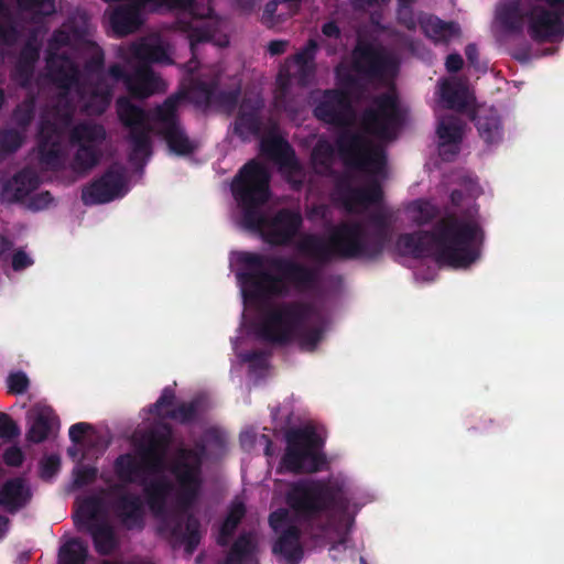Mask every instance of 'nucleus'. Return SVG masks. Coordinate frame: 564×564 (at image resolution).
<instances>
[{
	"instance_id": "1",
	"label": "nucleus",
	"mask_w": 564,
	"mask_h": 564,
	"mask_svg": "<svg viewBox=\"0 0 564 564\" xmlns=\"http://www.w3.org/2000/svg\"><path fill=\"white\" fill-rule=\"evenodd\" d=\"M270 178L268 167L251 160L235 176L231 192L241 209V226L259 234L270 246L286 247L300 232L303 217L299 210L291 208H281L272 216L263 212L271 196Z\"/></svg>"
},
{
	"instance_id": "2",
	"label": "nucleus",
	"mask_w": 564,
	"mask_h": 564,
	"mask_svg": "<svg viewBox=\"0 0 564 564\" xmlns=\"http://www.w3.org/2000/svg\"><path fill=\"white\" fill-rule=\"evenodd\" d=\"M484 231L476 221L449 214L438 219L431 230L401 234L397 247L415 259L433 256L437 263L468 268L480 257Z\"/></svg>"
},
{
	"instance_id": "3",
	"label": "nucleus",
	"mask_w": 564,
	"mask_h": 564,
	"mask_svg": "<svg viewBox=\"0 0 564 564\" xmlns=\"http://www.w3.org/2000/svg\"><path fill=\"white\" fill-rule=\"evenodd\" d=\"M373 226L368 234L359 221H341L330 230L325 239L316 234L304 235L296 245L303 256L318 264L340 260H377L391 237V224L384 213H373L369 217Z\"/></svg>"
},
{
	"instance_id": "4",
	"label": "nucleus",
	"mask_w": 564,
	"mask_h": 564,
	"mask_svg": "<svg viewBox=\"0 0 564 564\" xmlns=\"http://www.w3.org/2000/svg\"><path fill=\"white\" fill-rule=\"evenodd\" d=\"M243 269L237 273L238 280L254 297L282 296L288 294L286 282L299 291H310L317 286L319 272L293 259L243 251L238 256Z\"/></svg>"
},
{
	"instance_id": "5",
	"label": "nucleus",
	"mask_w": 564,
	"mask_h": 564,
	"mask_svg": "<svg viewBox=\"0 0 564 564\" xmlns=\"http://www.w3.org/2000/svg\"><path fill=\"white\" fill-rule=\"evenodd\" d=\"M285 501L294 517L306 524V530L310 528L308 534L313 539L322 538L327 530L322 514L344 516L350 506L348 490L339 478L294 481L286 491Z\"/></svg>"
},
{
	"instance_id": "6",
	"label": "nucleus",
	"mask_w": 564,
	"mask_h": 564,
	"mask_svg": "<svg viewBox=\"0 0 564 564\" xmlns=\"http://www.w3.org/2000/svg\"><path fill=\"white\" fill-rule=\"evenodd\" d=\"M327 319L305 302H286L269 308L257 326L259 338L286 345L296 341L303 351L313 352L323 340Z\"/></svg>"
},
{
	"instance_id": "7",
	"label": "nucleus",
	"mask_w": 564,
	"mask_h": 564,
	"mask_svg": "<svg viewBox=\"0 0 564 564\" xmlns=\"http://www.w3.org/2000/svg\"><path fill=\"white\" fill-rule=\"evenodd\" d=\"M171 471L178 484L180 490L177 511L170 518L167 527L171 536L184 544L185 552L191 555L195 552L202 539L199 520L189 511L199 497L203 477L202 475L172 468Z\"/></svg>"
},
{
	"instance_id": "8",
	"label": "nucleus",
	"mask_w": 564,
	"mask_h": 564,
	"mask_svg": "<svg viewBox=\"0 0 564 564\" xmlns=\"http://www.w3.org/2000/svg\"><path fill=\"white\" fill-rule=\"evenodd\" d=\"M113 473L124 487L131 484L143 486L145 502L154 516L161 517L165 513L173 485L163 476L147 481L149 476L158 473L151 469L139 453L120 454L113 462Z\"/></svg>"
},
{
	"instance_id": "9",
	"label": "nucleus",
	"mask_w": 564,
	"mask_h": 564,
	"mask_svg": "<svg viewBox=\"0 0 564 564\" xmlns=\"http://www.w3.org/2000/svg\"><path fill=\"white\" fill-rule=\"evenodd\" d=\"M337 152L347 167L381 175L387 166V152L380 144L359 132L345 130L336 139Z\"/></svg>"
},
{
	"instance_id": "10",
	"label": "nucleus",
	"mask_w": 564,
	"mask_h": 564,
	"mask_svg": "<svg viewBox=\"0 0 564 564\" xmlns=\"http://www.w3.org/2000/svg\"><path fill=\"white\" fill-rule=\"evenodd\" d=\"M116 109L119 121L128 130L129 162L135 165L143 163L152 154V128L148 112L131 102L128 97H119L116 101Z\"/></svg>"
},
{
	"instance_id": "11",
	"label": "nucleus",
	"mask_w": 564,
	"mask_h": 564,
	"mask_svg": "<svg viewBox=\"0 0 564 564\" xmlns=\"http://www.w3.org/2000/svg\"><path fill=\"white\" fill-rule=\"evenodd\" d=\"M362 130L379 139L389 140L403 124V115L398 96L384 91L372 97L370 105L360 116Z\"/></svg>"
},
{
	"instance_id": "12",
	"label": "nucleus",
	"mask_w": 564,
	"mask_h": 564,
	"mask_svg": "<svg viewBox=\"0 0 564 564\" xmlns=\"http://www.w3.org/2000/svg\"><path fill=\"white\" fill-rule=\"evenodd\" d=\"M285 441L286 448L281 465L288 471L316 473L326 464L325 455L312 451L318 446V437L313 430L292 429L286 432Z\"/></svg>"
},
{
	"instance_id": "13",
	"label": "nucleus",
	"mask_w": 564,
	"mask_h": 564,
	"mask_svg": "<svg viewBox=\"0 0 564 564\" xmlns=\"http://www.w3.org/2000/svg\"><path fill=\"white\" fill-rule=\"evenodd\" d=\"M107 133L104 126L93 122H79L69 131V143L77 145L70 162V169L77 174H87L96 167L102 158L101 147Z\"/></svg>"
},
{
	"instance_id": "14",
	"label": "nucleus",
	"mask_w": 564,
	"mask_h": 564,
	"mask_svg": "<svg viewBox=\"0 0 564 564\" xmlns=\"http://www.w3.org/2000/svg\"><path fill=\"white\" fill-rule=\"evenodd\" d=\"M313 115L318 121L338 128L350 127L356 117L349 94L339 88L324 89L314 98Z\"/></svg>"
},
{
	"instance_id": "15",
	"label": "nucleus",
	"mask_w": 564,
	"mask_h": 564,
	"mask_svg": "<svg viewBox=\"0 0 564 564\" xmlns=\"http://www.w3.org/2000/svg\"><path fill=\"white\" fill-rule=\"evenodd\" d=\"M392 57L370 42L359 41L351 52V68L367 82L381 80L394 69Z\"/></svg>"
},
{
	"instance_id": "16",
	"label": "nucleus",
	"mask_w": 564,
	"mask_h": 564,
	"mask_svg": "<svg viewBox=\"0 0 564 564\" xmlns=\"http://www.w3.org/2000/svg\"><path fill=\"white\" fill-rule=\"evenodd\" d=\"M528 34L536 43H552L564 37V4L545 8L532 6L527 11Z\"/></svg>"
},
{
	"instance_id": "17",
	"label": "nucleus",
	"mask_w": 564,
	"mask_h": 564,
	"mask_svg": "<svg viewBox=\"0 0 564 564\" xmlns=\"http://www.w3.org/2000/svg\"><path fill=\"white\" fill-rule=\"evenodd\" d=\"M109 77L115 82H122L129 95L137 99L148 98L163 91L165 84L155 75L151 65H137L128 72L124 67L115 63L108 67Z\"/></svg>"
},
{
	"instance_id": "18",
	"label": "nucleus",
	"mask_w": 564,
	"mask_h": 564,
	"mask_svg": "<svg viewBox=\"0 0 564 564\" xmlns=\"http://www.w3.org/2000/svg\"><path fill=\"white\" fill-rule=\"evenodd\" d=\"M109 494L113 496L111 510L120 524L129 531H142L145 527V508L141 496L128 491L123 485L110 486Z\"/></svg>"
},
{
	"instance_id": "19",
	"label": "nucleus",
	"mask_w": 564,
	"mask_h": 564,
	"mask_svg": "<svg viewBox=\"0 0 564 564\" xmlns=\"http://www.w3.org/2000/svg\"><path fill=\"white\" fill-rule=\"evenodd\" d=\"M261 152L274 161L294 189L304 184V170L292 145L280 135H272L261 141Z\"/></svg>"
},
{
	"instance_id": "20",
	"label": "nucleus",
	"mask_w": 564,
	"mask_h": 564,
	"mask_svg": "<svg viewBox=\"0 0 564 564\" xmlns=\"http://www.w3.org/2000/svg\"><path fill=\"white\" fill-rule=\"evenodd\" d=\"M63 129L55 122L42 119L39 129V161L44 170L59 172L65 169L66 155L63 149Z\"/></svg>"
},
{
	"instance_id": "21",
	"label": "nucleus",
	"mask_w": 564,
	"mask_h": 564,
	"mask_svg": "<svg viewBox=\"0 0 564 564\" xmlns=\"http://www.w3.org/2000/svg\"><path fill=\"white\" fill-rule=\"evenodd\" d=\"M124 186V174L120 166H110L97 180L93 181L82 192L85 205H98L113 200L121 196Z\"/></svg>"
},
{
	"instance_id": "22",
	"label": "nucleus",
	"mask_w": 564,
	"mask_h": 564,
	"mask_svg": "<svg viewBox=\"0 0 564 564\" xmlns=\"http://www.w3.org/2000/svg\"><path fill=\"white\" fill-rule=\"evenodd\" d=\"M84 73L89 78L96 79V85L91 90L90 106L96 104L94 109L98 113H102L110 105L112 91L106 85V77L109 76L105 69V53L102 48L97 47L93 54L85 61L83 66Z\"/></svg>"
},
{
	"instance_id": "23",
	"label": "nucleus",
	"mask_w": 564,
	"mask_h": 564,
	"mask_svg": "<svg viewBox=\"0 0 564 564\" xmlns=\"http://www.w3.org/2000/svg\"><path fill=\"white\" fill-rule=\"evenodd\" d=\"M336 193L345 209L354 212L357 206L368 207L381 203L383 191L378 180L372 178L365 187H354L349 182H339Z\"/></svg>"
},
{
	"instance_id": "24",
	"label": "nucleus",
	"mask_w": 564,
	"mask_h": 564,
	"mask_svg": "<svg viewBox=\"0 0 564 564\" xmlns=\"http://www.w3.org/2000/svg\"><path fill=\"white\" fill-rule=\"evenodd\" d=\"M39 59L40 46L33 40H28L17 56L10 72V79L17 86L30 90Z\"/></svg>"
},
{
	"instance_id": "25",
	"label": "nucleus",
	"mask_w": 564,
	"mask_h": 564,
	"mask_svg": "<svg viewBox=\"0 0 564 564\" xmlns=\"http://www.w3.org/2000/svg\"><path fill=\"white\" fill-rule=\"evenodd\" d=\"M172 442L171 429L165 425L163 430H152L147 435V443L140 445L138 453L144 458L151 469L158 474L164 470L165 456Z\"/></svg>"
},
{
	"instance_id": "26",
	"label": "nucleus",
	"mask_w": 564,
	"mask_h": 564,
	"mask_svg": "<svg viewBox=\"0 0 564 564\" xmlns=\"http://www.w3.org/2000/svg\"><path fill=\"white\" fill-rule=\"evenodd\" d=\"M261 99L243 98L234 123V133L242 140L250 135H258L262 130Z\"/></svg>"
},
{
	"instance_id": "27",
	"label": "nucleus",
	"mask_w": 564,
	"mask_h": 564,
	"mask_svg": "<svg viewBox=\"0 0 564 564\" xmlns=\"http://www.w3.org/2000/svg\"><path fill=\"white\" fill-rule=\"evenodd\" d=\"M31 498V489L22 477L10 478L0 488V507L11 514L23 509Z\"/></svg>"
},
{
	"instance_id": "28",
	"label": "nucleus",
	"mask_w": 564,
	"mask_h": 564,
	"mask_svg": "<svg viewBox=\"0 0 564 564\" xmlns=\"http://www.w3.org/2000/svg\"><path fill=\"white\" fill-rule=\"evenodd\" d=\"M300 540L301 530L296 525L288 527L274 542L272 552L282 556L283 564H299L304 555Z\"/></svg>"
},
{
	"instance_id": "29",
	"label": "nucleus",
	"mask_w": 564,
	"mask_h": 564,
	"mask_svg": "<svg viewBox=\"0 0 564 564\" xmlns=\"http://www.w3.org/2000/svg\"><path fill=\"white\" fill-rule=\"evenodd\" d=\"M496 19L505 31L520 33L527 20V11L522 10L521 0H506L497 7Z\"/></svg>"
},
{
	"instance_id": "30",
	"label": "nucleus",
	"mask_w": 564,
	"mask_h": 564,
	"mask_svg": "<svg viewBox=\"0 0 564 564\" xmlns=\"http://www.w3.org/2000/svg\"><path fill=\"white\" fill-rule=\"evenodd\" d=\"M474 120L480 138L487 144L498 143L502 139L501 118L495 108L480 111Z\"/></svg>"
},
{
	"instance_id": "31",
	"label": "nucleus",
	"mask_w": 564,
	"mask_h": 564,
	"mask_svg": "<svg viewBox=\"0 0 564 564\" xmlns=\"http://www.w3.org/2000/svg\"><path fill=\"white\" fill-rule=\"evenodd\" d=\"M258 543L252 531H243L231 544L225 564H245L251 561L257 552Z\"/></svg>"
},
{
	"instance_id": "32",
	"label": "nucleus",
	"mask_w": 564,
	"mask_h": 564,
	"mask_svg": "<svg viewBox=\"0 0 564 564\" xmlns=\"http://www.w3.org/2000/svg\"><path fill=\"white\" fill-rule=\"evenodd\" d=\"M206 454V445L202 442L195 443L193 448H181L172 469L202 475Z\"/></svg>"
},
{
	"instance_id": "33",
	"label": "nucleus",
	"mask_w": 564,
	"mask_h": 564,
	"mask_svg": "<svg viewBox=\"0 0 564 564\" xmlns=\"http://www.w3.org/2000/svg\"><path fill=\"white\" fill-rule=\"evenodd\" d=\"M79 68L68 57L62 56L57 65L50 67L52 83L59 89L68 91L79 82Z\"/></svg>"
},
{
	"instance_id": "34",
	"label": "nucleus",
	"mask_w": 564,
	"mask_h": 564,
	"mask_svg": "<svg viewBox=\"0 0 564 564\" xmlns=\"http://www.w3.org/2000/svg\"><path fill=\"white\" fill-rule=\"evenodd\" d=\"M184 98V93L173 94L154 108L152 119L158 124L159 131L181 123L177 110Z\"/></svg>"
},
{
	"instance_id": "35",
	"label": "nucleus",
	"mask_w": 564,
	"mask_h": 564,
	"mask_svg": "<svg viewBox=\"0 0 564 564\" xmlns=\"http://www.w3.org/2000/svg\"><path fill=\"white\" fill-rule=\"evenodd\" d=\"M94 543L95 551L99 555H110L118 547V539L113 527L105 519L100 523L86 530Z\"/></svg>"
},
{
	"instance_id": "36",
	"label": "nucleus",
	"mask_w": 564,
	"mask_h": 564,
	"mask_svg": "<svg viewBox=\"0 0 564 564\" xmlns=\"http://www.w3.org/2000/svg\"><path fill=\"white\" fill-rule=\"evenodd\" d=\"M39 186V175L31 169H23L6 185V189L12 192L14 202H22Z\"/></svg>"
},
{
	"instance_id": "37",
	"label": "nucleus",
	"mask_w": 564,
	"mask_h": 564,
	"mask_svg": "<svg viewBox=\"0 0 564 564\" xmlns=\"http://www.w3.org/2000/svg\"><path fill=\"white\" fill-rule=\"evenodd\" d=\"M159 134L164 139L170 151L176 155H189L196 149V145L191 141L181 123L174 127H166L160 130Z\"/></svg>"
},
{
	"instance_id": "38",
	"label": "nucleus",
	"mask_w": 564,
	"mask_h": 564,
	"mask_svg": "<svg viewBox=\"0 0 564 564\" xmlns=\"http://www.w3.org/2000/svg\"><path fill=\"white\" fill-rule=\"evenodd\" d=\"M246 513L247 508L242 501L234 500L230 503L226 518L219 529V535L217 538L218 545L227 546L229 544L230 539L234 536L237 528L246 517Z\"/></svg>"
},
{
	"instance_id": "39",
	"label": "nucleus",
	"mask_w": 564,
	"mask_h": 564,
	"mask_svg": "<svg viewBox=\"0 0 564 564\" xmlns=\"http://www.w3.org/2000/svg\"><path fill=\"white\" fill-rule=\"evenodd\" d=\"M102 510V500L98 496L86 497L74 514V522L78 530H87L91 525L100 523L99 516Z\"/></svg>"
},
{
	"instance_id": "40",
	"label": "nucleus",
	"mask_w": 564,
	"mask_h": 564,
	"mask_svg": "<svg viewBox=\"0 0 564 564\" xmlns=\"http://www.w3.org/2000/svg\"><path fill=\"white\" fill-rule=\"evenodd\" d=\"M422 29L427 37L442 43H448L460 33V28L456 22H445L436 17H430L423 21Z\"/></svg>"
},
{
	"instance_id": "41",
	"label": "nucleus",
	"mask_w": 564,
	"mask_h": 564,
	"mask_svg": "<svg viewBox=\"0 0 564 564\" xmlns=\"http://www.w3.org/2000/svg\"><path fill=\"white\" fill-rule=\"evenodd\" d=\"M464 122L457 116H443L438 120L436 133L440 139V145H457L463 140Z\"/></svg>"
},
{
	"instance_id": "42",
	"label": "nucleus",
	"mask_w": 564,
	"mask_h": 564,
	"mask_svg": "<svg viewBox=\"0 0 564 564\" xmlns=\"http://www.w3.org/2000/svg\"><path fill=\"white\" fill-rule=\"evenodd\" d=\"M131 54L139 62L138 65H151L169 59L167 52L161 44L144 40L131 46Z\"/></svg>"
},
{
	"instance_id": "43",
	"label": "nucleus",
	"mask_w": 564,
	"mask_h": 564,
	"mask_svg": "<svg viewBox=\"0 0 564 564\" xmlns=\"http://www.w3.org/2000/svg\"><path fill=\"white\" fill-rule=\"evenodd\" d=\"M53 415L51 410L37 411L31 417V424L26 433L29 442L40 444L44 442L52 431Z\"/></svg>"
},
{
	"instance_id": "44",
	"label": "nucleus",
	"mask_w": 564,
	"mask_h": 564,
	"mask_svg": "<svg viewBox=\"0 0 564 564\" xmlns=\"http://www.w3.org/2000/svg\"><path fill=\"white\" fill-rule=\"evenodd\" d=\"M87 557V545L82 540L73 538L59 547L57 564H85Z\"/></svg>"
},
{
	"instance_id": "45",
	"label": "nucleus",
	"mask_w": 564,
	"mask_h": 564,
	"mask_svg": "<svg viewBox=\"0 0 564 564\" xmlns=\"http://www.w3.org/2000/svg\"><path fill=\"white\" fill-rule=\"evenodd\" d=\"M35 110L36 95L33 91H29L25 98L13 109L11 119L17 127L25 132L34 120Z\"/></svg>"
},
{
	"instance_id": "46",
	"label": "nucleus",
	"mask_w": 564,
	"mask_h": 564,
	"mask_svg": "<svg viewBox=\"0 0 564 564\" xmlns=\"http://www.w3.org/2000/svg\"><path fill=\"white\" fill-rule=\"evenodd\" d=\"M200 408L202 400L195 398L189 402H182L176 408L166 411L162 417L176 421L181 424H189L197 419Z\"/></svg>"
},
{
	"instance_id": "47",
	"label": "nucleus",
	"mask_w": 564,
	"mask_h": 564,
	"mask_svg": "<svg viewBox=\"0 0 564 564\" xmlns=\"http://www.w3.org/2000/svg\"><path fill=\"white\" fill-rule=\"evenodd\" d=\"M217 89L218 82L216 79L199 80L192 87V99L199 106H209L216 99Z\"/></svg>"
},
{
	"instance_id": "48",
	"label": "nucleus",
	"mask_w": 564,
	"mask_h": 564,
	"mask_svg": "<svg viewBox=\"0 0 564 564\" xmlns=\"http://www.w3.org/2000/svg\"><path fill=\"white\" fill-rule=\"evenodd\" d=\"M441 98L448 109L464 110L467 106L465 91L459 86L448 82L441 86Z\"/></svg>"
},
{
	"instance_id": "49",
	"label": "nucleus",
	"mask_w": 564,
	"mask_h": 564,
	"mask_svg": "<svg viewBox=\"0 0 564 564\" xmlns=\"http://www.w3.org/2000/svg\"><path fill=\"white\" fill-rule=\"evenodd\" d=\"M184 30L187 32V39L189 41V47L193 56L196 53L198 44L210 42L214 36V30L206 22H199L195 25L187 23Z\"/></svg>"
},
{
	"instance_id": "50",
	"label": "nucleus",
	"mask_w": 564,
	"mask_h": 564,
	"mask_svg": "<svg viewBox=\"0 0 564 564\" xmlns=\"http://www.w3.org/2000/svg\"><path fill=\"white\" fill-rule=\"evenodd\" d=\"M334 156L335 149L333 144L325 139H321L316 142L311 154L313 164L324 170H329L332 167Z\"/></svg>"
},
{
	"instance_id": "51",
	"label": "nucleus",
	"mask_w": 564,
	"mask_h": 564,
	"mask_svg": "<svg viewBox=\"0 0 564 564\" xmlns=\"http://www.w3.org/2000/svg\"><path fill=\"white\" fill-rule=\"evenodd\" d=\"M24 132L15 129H3L0 131V153L11 154L17 152L23 144Z\"/></svg>"
},
{
	"instance_id": "52",
	"label": "nucleus",
	"mask_w": 564,
	"mask_h": 564,
	"mask_svg": "<svg viewBox=\"0 0 564 564\" xmlns=\"http://www.w3.org/2000/svg\"><path fill=\"white\" fill-rule=\"evenodd\" d=\"M23 11L39 17H51L56 12L55 0H15Z\"/></svg>"
},
{
	"instance_id": "53",
	"label": "nucleus",
	"mask_w": 564,
	"mask_h": 564,
	"mask_svg": "<svg viewBox=\"0 0 564 564\" xmlns=\"http://www.w3.org/2000/svg\"><path fill=\"white\" fill-rule=\"evenodd\" d=\"M413 209L416 213L414 216V221L419 226L432 223L441 214L440 208L429 200H416L413 205Z\"/></svg>"
},
{
	"instance_id": "54",
	"label": "nucleus",
	"mask_w": 564,
	"mask_h": 564,
	"mask_svg": "<svg viewBox=\"0 0 564 564\" xmlns=\"http://www.w3.org/2000/svg\"><path fill=\"white\" fill-rule=\"evenodd\" d=\"M289 93H290V78L283 77L282 74H280V76L278 78V87L274 91V98H273L274 107L276 109L285 111V112H290L293 110L291 107V104H290Z\"/></svg>"
},
{
	"instance_id": "55",
	"label": "nucleus",
	"mask_w": 564,
	"mask_h": 564,
	"mask_svg": "<svg viewBox=\"0 0 564 564\" xmlns=\"http://www.w3.org/2000/svg\"><path fill=\"white\" fill-rule=\"evenodd\" d=\"M61 470V458L56 454L45 456L40 462V478L44 481H51Z\"/></svg>"
},
{
	"instance_id": "56",
	"label": "nucleus",
	"mask_w": 564,
	"mask_h": 564,
	"mask_svg": "<svg viewBox=\"0 0 564 564\" xmlns=\"http://www.w3.org/2000/svg\"><path fill=\"white\" fill-rule=\"evenodd\" d=\"M21 433L17 422L4 412H0V440L3 442H12Z\"/></svg>"
},
{
	"instance_id": "57",
	"label": "nucleus",
	"mask_w": 564,
	"mask_h": 564,
	"mask_svg": "<svg viewBox=\"0 0 564 564\" xmlns=\"http://www.w3.org/2000/svg\"><path fill=\"white\" fill-rule=\"evenodd\" d=\"M8 392L10 394L19 395L28 391L30 380L25 372L15 371L11 372L7 378Z\"/></svg>"
},
{
	"instance_id": "58",
	"label": "nucleus",
	"mask_w": 564,
	"mask_h": 564,
	"mask_svg": "<svg viewBox=\"0 0 564 564\" xmlns=\"http://www.w3.org/2000/svg\"><path fill=\"white\" fill-rule=\"evenodd\" d=\"M316 52L317 43L315 40L310 39L306 45L292 56V62L295 65H314Z\"/></svg>"
},
{
	"instance_id": "59",
	"label": "nucleus",
	"mask_w": 564,
	"mask_h": 564,
	"mask_svg": "<svg viewBox=\"0 0 564 564\" xmlns=\"http://www.w3.org/2000/svg\"><path fill=\"white\" fill-rule=\"evenodd\" d=\"M269 524L275 533H282L288 527L293 525L288 509L280 508L269 516Z\"/></svg>"
},
{
	"instance_id": "60",
	"label": "nucleus",
	"mask_w": 564,
	"mask_h": 564,
	"mask_svg": "<svg viewBox=\"0 0 564 564\" xmlns=\"http://www.w3.org/2000/svg\"><path fill=\"white\" fill-rule=\"evenodd\" d=\"M175 398L176 395L174 389L172 387H165L162 390V393L159 397V399L153 404L150 405V413L162 417L164 413H161V409L173 405Z\"/></svg>"
},
{
	"instance_id": "61",
	"label": "nucleus",
	"mask_w": 564,
	"mask_h": 564,
	"mask_svg": "<svg viewBox=\"0 0 564 564\" xmlns=\"http://www.w3.org/2000/svg\"><path fill=\"white\" fill-rule=\"evenodd\" d=\"M74 485L76 487H84L93 484L97 479L98 469L94 466L77 467L73 471Z\"/></svg>"
},
{
	"instance_id": "62",
	"label": "nucleus",
	"mask_w": 564,
	"mask_h": 564,
	"mask_svg": "<svg viewBox=\"0 0 564 564\" xmlns=\"http://www.w3.org/2000/svg\"><path fill=\"white\" fill-rule=\"evenodd\" d=\"M3 462L10 467H20L24 460V454L18 446H10L2 455Z\"/></svg>"
},
{
	"instance_id": "63",
	"label": "nucleus",
	"mask_w": 564,
	"mask_h": 564,
	"mask_svg": "<svg viewBox=\"0 0 564 564\" xmlns=\"http://www.w3.org/2000/svg\"><path fill=\"white\" fill-rule=\"evenodd\" d=\"M93 426L89 423L79 422L75 423L69 427L68 435L69 440L75 444L79 445L83 443L84 435L91 430Z\"/></svg>"
},
{
	"instance_id": "64",
	"label": "nucleus",
	"mask_w": 564,
	"mask_h": 564,
	"mask_svg": "<svg viewBox=\"0 0 564 564\" xmlns=\"http://www.w3.org/2000/svg\"><path fill=\"white\" fill-rule=\"evenodd\" d=\"M239 96H240L239 89H234V90H218L217 89L215 101L223 104L225 106H228V107H235L238 104Z\"/></svg>"
}]
</instances>
